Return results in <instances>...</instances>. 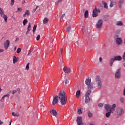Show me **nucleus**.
Segmentation results:
<instances>
[{
    "label": "nucleus",
    "mask_w": 125,
    "mask_h": 125,
    "mask_svg": "<svg viewBox=\"0 0 125 125\" xmlns=\"http://www.w3.org/2000/svg\"><path fill=\"white\" fill-rule=\"evenodd\" d=\"M62 105H66L67 103V95L64 91H61L58 96Z\"/></svg>",
    "instance_id": "obj_1"
},
{
    "label": "nucleus",
    "mask_w": 125,
    "mask_h": 125,
    "mask_svg": "<svg viewBox=\"0 0 125 125\" xmlns=\"http://www.w3.org/2000/svg\"><path fill=\"white\" fill-rule=\"evenodd\" d=\"M116 104H113L112 105L111 104H104V107L106 111L107 112H112V113H114V111H115V108H116Z\"/></svg>",
    "instance_id": "obj_2"
},
{
    "label": "nucleus",
    "mask_w": 125,
    "mask_h": 125,
    "mask_svg": "<svg viewBox=\"0 0 125 125\" xmlns=\"http://www.w3.org/2000/svg\"><path fill=\"white\" fill-rule=\"evenodd\" d=\"M125 113V110L122 107H118L115 111V115L117 118H120L122 117V115Z\"/></svg>",
    "instance_id": "obj_3"
},
{
    "label": "nucleus",
    "mask_w": 125,
    "mask_h": 125,
    "mask_svg": "<svg viewBox=\"0 0 125 125\" xmlns=\"http://www.w3.org/2000/svg\"><path fill=\"white\" fill-rule=\"evenodd\" d=\"M95 81L99 89H102V87H103V85H102V81L100 77L99 76H96Z\"/></svg>",
    "instance_id": "obj_4"
},
{
    "label": "nucleus",
    "mask_w": 125,
    "mask_h": 125,
    "mask_svg": "<svg viewBox=\"0 0 125 125\" xmlns=\"http://www.w3.org/2000/svg\"><path fill=\"white\" fill-rule=\"evenodd\" d=\"M85 84L87 85L89 89H92V88H93V85L91 84V78H87L85 81Z\"/></svg>",
    "instance_id": "obj_5"
},
{
    "label": "nucleus",
    "mask_w": 125,
    "mask_h": 125,
    "mask_svg": "<svg viewBox=\"0 0 125 125\" xmlns=\"http://www.w3.org/2000/svg\"><path fill=\"white\" fill-rule=\"evenodd\" d=\"M91 93V90H88L85 95V103H89L90 102V98H89V95Z\"/></svg>",
    "instance_id": "obj_6"
},
{
    "label": "nucleus",
    "mask_w": 125,
    "mask_h": 125,
    "mask_svg": "<svg viewBox=\"0 0 125 125\" xmlns=\"http://www.w3.org/2000/svg\"><path fill=\"white\" fill-rule=\"evenodd\" d=\"M125 0H119L117 2V5L119 8V9H122L123 8V6L125 4Z\"/></svg>",
    "instance_id": "obj_7"
},
{
    "label": "nucleus",
    "mask_w": 125,
    "mask_h": 125,
    "mask_svg": "<svg viewBox=\"0 0 125 125\" xmlns=\"http://www.w3.org/2000/svg\"><path fill=\"white\" fill-rule=\"evenodd\" d=\"M115 78V79H120L121 78V68H119L116 70Z\"/></svg>",
    "instance_id": "obj_8"
},
{
    "label": "nucleus",
    "mask_w": 125,
    "mask_h": 125,
    "mask_svg": "<svg viewBox=\"0 0 125 125\" xmlns=\"http://www.w3.org/2000/svg\"><path fill=\"white\" fill-rule=\"evenodd\" d=\"M78 125H86L85 123H83L82 121V117H78L77 119Z\"/></svg>",
    "instance_id": "obj_9"
},
{
    "label": "nucleus",
    "mask_w": 125,
    "mask_h": 125,
    "mask_svg": "<svg viewBox=\"0 0 125 125\" xmlns=\"http://www.w3.org/2000/svg\"><path fill=\"white\" fill-rule=\"evenodd\" d=\"M10 44V42H9V40L5 41V42L4 43V47L5 50H7V49H8V47H9Z\"/></svg>",
    "instance_id": "obj_10"
},
{
    "label": "nucleus",
    "mask_w": 125,
    "mask_h": 125,
    "mask_svg": "<svg viewBox=\"0 0 125 125\" xmlns=\"http://www.w3.org/2000/svg\"><path fill=\"white\" fill-rule=\"evenodd\" d=\"M102 26H103V20H99L96 24V26L97 28H102Z\"/></svg>",
    "instance_id": "obj_11"
},
{
    "label": "nucleus",
    "mask_w": 125,
    "mask_h": 125,
    "mask_svg": "<svg viewBox=\"0 0 125 125\" xmlns=\"http://www.w3.org/2000/svg\"><path fill=\"white\" fill-rule=\"evenodd\" d=\"M118 2H117V0H110V4L109 5L110 7H114L115 5H117Z\"/></svg>",
    "instance_id": "obj_12"
},
{
    "label": "nucleus",
    "mask_w": 125,
    "mask_h": 125,
    "mask_svg": "<svg viewBox=\"0 0 125 125\" xmlns=\"http://www.w3.org/2000/svg\"><path fill=\"white\" fill-rule=\"evenodd\" d=\"M63 71L66 73V74H70L71 73V69L70 68L67 67V66H64Z\"/></svg>",
    "instance_id": "obj_13"
},
{
    "label": "nucleus",
    "mask_w": 125,
    "mask_h": 125,
    "mask_svg": "<svg viewBox=\"0 0 125 125\" xmlns=\"http://www.w3.org/2000/svg\"><path fill=\"white\" fill-rule=\"evenodd\" d=\"M116 42L118 45H121L123 43V40H122V38H117Z\"/></svg>",
    "instance_id": "obj_14"
},
{
    "label": "nucleus",
    "mask_w": 125,
    "mask_h": 125,
    "mask_svg": "<svg viewBox=\"0 0 125 125\" xmlns=\"http://www.w3.org/2000/svg\"><path fill=\"white\" fill-rule=\"evenodd\" d=\"M113 59H114L115 61H121L123 58L121 56H116L113 58Z\"/></svg>",
    "instance_id": "obj_15"
},
{
    "label": "nucleus",
    "mask_w": 125,
    "mask_h": 125,
    "mask_svg": "<svg viewBox=\"0 0 125 125\" xmlns=\"http://www.w3.org/2000/svg\"><path fill=\"white\" fill-rule=\"evenodd\" d=\"M58 102V96H56L54 98L52 105H55Z\"/></svg>",
    "instance_id": "obj_16"
},
{
    "label": "nucleus",
    "mask_w": 125,
    "mask_h": 125,
    "mask_svg": "<svg viewBox=\"0 0 125 125\" xmlns=\"http://www.w3.org/2000/svg\"><path fill=\"white\" fill-rule=\"evenodd\" d=\"M97 8L95 7L93 11V17H97Z\"/></svg>",
    "instance_id": "obj_17"
},
{
    "label": "nucleus",
    "mask_w": 125,
    "mask_h": 125,
    "mask_svg": "<svg viewBox=\"0 0 125 125\" xmlns=\"http://www.w3.org/2000/svg\"><path fill=\"white\" fill-rule=\"evenodd\" d=\"M50 114L53 116H56L57 115V111L55 109H52L50 111Z\"/></svg>",
    "instance_id": "obj_18"
},
{
    "label": "nucleus",
    "mask_w": 125,
    "mask_h": 125,
    "mask_svg": "<svg viewBox=\"0 0 125 125\" xmlns=\"http://www.w3.org/2000/svg\"><path fill=\"white\" fill-rule=\"evenodd\" d=\"M26 15H27V16H29V15H30V11L29 10H26L25 11V12L23 15V18H25V17H26Z\"/></svg>",
    "instance_id": "obj_19"
},
{
    "label": "nucleus",
    "mask_w": 125,
    "mask_h": 125,
    "mask_svg": "<svg viewBox=\"0 0 125 125\" xmlns=\"http://www.w3.org/2000/svg\"><path fill=\"white\" fill-rule=\"evenodd\" d=\"M102 3L103 4H104V8H105V9H108V5H107V3L105 2V1L103 0L102 1Z\"/></svg>",
    "instance_id": "obj_20"
},
{
    "label": "nucleus",
    "mask_w": 125,
    "mask_h": 125,
    "mask_svg": "<svg viewBox=\"0 0 125 125\" xmlns=\"http://www.w3.org/2000/svg\"><path fill=\"white\" fill-rule=\"evenodd\" d=\"M80 95H81V91H80V90H78L77 91L76 93V96L77 98H79Z\"/></svg>",
    "instance_id": "obj_21"
},
{
    "label": "nucleus",
    "mask_w": 125,
    "mask_h": 125,
    "mask_svg": "<svg viewBox=\"0 0 125 125\" xmlns=\"http://www.w3.org/2000/svg\"><path fill=\"white\" fill-rule=\"evenodd\" d=\"M121 33V30H118L116 31V34L115 35L114 38L116 39V38H118L119 37V34Z\"/></svg>",
    "instance_id": "obj_22"
},
{
    "label": "nucleus",
    "mask_w": 125,
    "mask_h": 125,
    "mask_svg": "<svg viewBox=\"0 0 125 125\" xmlns=\"http://www.w3.org/2000/svg\"><path fill=\"white\" fill-rule=\"evenodd\" d=\"M116 25L117 26H123V25H124V23L122 21H117Z\"/></svg>",
    "instance_id": "obj_23"
},
{
    "label": "nucleus",
    "mask_w": 125,
    "mask_h": 125,
    "mask_svg": "<svg viewBox=\"0 0 125 125\" xmlns=\"http://www.w3.org/2000/svg\"><path fill=\"white\" fill-rule=\"evenodd\" d=\"M115 61V60L113 59V58L112 59H111V60L110 61V66H111V67H112V66H113V64L114 63V62Z\"/></svg>",
    "instance_id": "obj_24"
},
{
    "label": "nucleus",
    "mask_w": 125,
    "mask_h": 125,
    "mask_svg": "<svg viewBox=\"0 0 125 125\" xmlns=\"http://www.w3.org/2000/svg\"><path fill=\"white\" fill-rule=\"evenodd\" d=\"M17 61H18L17 58L16 57V56H13V63H14V64H15V63H16V62H17Z\"/></svg>",
    "instance_id": "obj_25"
},
{
    "label": "nucleus",
    "mask_w": 125,
    "mask_h": 125,
    "mask_svg": "<svg viewBox=\"0 0 125 125\" xmlns=\"http://www.w3.org/2000/svg\"><path fill=\"white\" fill-rule=\"evenodd\" d=\"M12 116H14V117H19V116H20L19 113H15L14 112H12Z\"/></svg>",
    "instance_id": "obj_26"
},
{
    "label": "nucleus",
    "mask_w": 125,
    "mask_h": 125,
    "mask_svg": "<svg viewBox=\"0 0 125 125\" xmlns=\"http://www.w3.org/2000/svg\"><path fill=\"white\" fill-rule=\"evenodd\" d=\"M111 113H112V112H111V111H108V112H107L105 114V117L106 118H109V117H110V116H111Z\"/></svg>",
    "instance_id": "obj_27"
},
{
    "label": "nucleus",
    "mask_w": 125,
    "mask_h": 125,
    "mask_svg": "<svg viewBox=\"0 0 125 125\" xmlns=\"http://www.w3.org/2000/svg\"><path fill=\"white\" fill-rule=\"evenodd\" d=\"M0 14L1 17H2V16H3V15H5L3 12V10L1 8H0Z\"/></svg>",
    "instance_id": "obj_28"
},
{
    "label": "nucleus",
    "mask_w": 125,
    "mask_h": 125,
    "mask_svg": "<svg viewBox=\"0 0 125 125\" xmlns=\"http://www.w3.org/2000/svg\"><path fill=\"white\" fill-rule=\"evenodd\" d=\"M2 17L4 19V21L5 22H7V16H6V15H3V16H2Z\"/></svg>",
    "instance_id": "obj_29"
},
{
    "label": "nucleus",
    "mask_w": 125,
    "mask_h": 125,
    "mask_svg": "<svg viewBox=\"0 0 125 125\" xmlns=\"http://www.w3.org/2000/svg\"><path fill=\"white\" fill-rule=\"evenodd\" d=\"M88 17V11L86 10L84 13V18H87Z\"/></svg>",
    "instance_id": "obj_30"
},
{
    "label": "nucleus",
    "mask_w": 125,
    "mask_h": 125,
    "mask_svg": "<svg viewBox=\"0 0 125 125\" xmlns=\"http://www.w3.org/2000/svg\"><path fill=\"white\" fill-rule=\"evenodd\" d=\"M43 24H46L48 22V19L47 18H45L43 20Z\"/></svg>",
    "instance_id": "obj_31"
},
{
    "label": "nucleus",
    "mask_w": 125,
    "mask_h": 125,
    "mask_svg": "<svg viewBox=\"0 0 125 125\" xmlns=\"http://www.w3.org/2000/svg\"><path fill=\"white\" fill-rule=\"evenodd\" d=\"M108 20H109V16H105L104 17V21H108Z\"/></svg>",
    "instance_id": "obj_32"
},
{
    "label": "nucleus",
    "mask_w": 125,
    "mask_h": 125,
    "mask_svg": "<svg viewBox=\"0 0 125 125\" xmlns=\"http://www.w3.org/2000/svg\"><path fill=\"white\" fill-rule=\"evenodd\" d=\"M120 101L122 103H125V98L124 97H121L120 98Z\"/></svg>",
    "instance_id": "obj_33"
},
{
    "label": "nucleus",
    "mask_w": 125,
    "mask_h": 125,
    "mask_svg": "<svg viewBox=\"0 0 125 125\" xmlns=\"http://www.w3.org/2000/svg\"><path fill=\"white\" fill-rule=\"evenodd\" d=\"M77 112L78 114H79V115H81V114H83V110L82 109V108L79 109Z\"/></svg>",
    "instance_id": "obj_34"
},
{
    "label": "nucleus",
    "mask_w": 125,
    "mask_h": 125,
    "mask_svg": "<svg viewBox=\"0 0 125 125\" xmlns=\"http://www.w3.org/2000/svg\"><path fill=\"white\" fill-rule=\"evenodd\" d=\"M26 23H28V20H27V19H25L23 21V25L25 26Z\"/></svg>",
    "instance_id": "obj_35"
},
{
    "label": "nucleus",
    "mask_w": 125,
    "mask_h": 125,
    "mask_svg": "<svg viewBox=\"0 0 125 125\" xmlns=\"http://www.w3.org/2000/svg\"><path fill=\"white\" fill-rule=\"evenodd\" d=\"M36 29H37V25H34L33 28V34H35V32H36Z\"/></svg>",
    "instance_id": "obj_36"
},
{
    "label": "nucleus",
    "mask_w": 125,
    "mask_h": 125,
    "mask_svg": "<svg viewBox=\"0 0 125 125\" xmlns=\"http://www.w3.org/2000/svg\"><path fill=\"white\" fill-rule=\"evenodd\" d=\"M71 26H68L66 28V31L67 32V33H69L70 31H71Z\"/></svg>",
    "instance_id": "obj_37"
},
{
    "label": "nucleus",
    "mask_w": 125,
    "mask_h": 125,
    "mask_svg": "<svg viewBox=\"0 0 125 125\" xmlns=\"http://www.w3.org/2000/svg\"><path fill=\"white\" fill-rule=\"evenodd\" d=\"M27 31H31V23H29L27 27Z\"/></svg>",
    "instance_id": "obj_38"
},
{
    "label": "nucleus",
    "mask_w": 125,
    "mask_h": 125,
    "mask_svg": "<svg viewBox=\"0 0 125 125\" xmlns=\"http://www.w3.org/2000/svg\"><path fill=\"white\" fill-rule=\"evenodd\" d=\"M38 8H39V6H37L36 8L35 9H34L32 10V13H35V12H36V10H37L38 9Z\"/></svg>",
    "instance_id": "obj_39"
},
{
    "label": "nucleus",
    "mask_w": 125,
    "mask_h": 125,
    "mask_svg": "<svg viewBox=\"0 0 125 125\" xmlns=\"http://www.w3.org/2000/svg\"><path fill=\"white\" fill-rule=\"evenodd\" d=\"M88 116L89 118H91L92 117V113H90L89 111L88 112Z\"/></svg>",
    "instance_id": "obj_40"
},
{
    "label": "nucleus",
    "mask_w": 125,
    "mask_h": 125,
    "mask_svg": "<svg viewBox=\"0 0 125 125\" xmlns=\"http://www.w3.org/2000/svg\"><path fill=\"white\" fill-rule=\"evenodd\" d=\"M21 52V48H18L17 50V53H20Z\"/></svg>",
    "instance_id": "obj_41"
},
{
    "label": "nucleus",
    "mask_w": 125,
    "mask_h": 125,
    "mask_svg": "<svg viewBox=\"0 0 125 125\" xmlns=\"http://www.w3.org/2000/svg\"><path fill=\"white\" fill-rule=\"evenodd\" d=\"M64 17H65V14H63L62 15L61 18V21H62V20H63V18H64Z\"/></svg>",
    "instance_id": "obj_42"
},
{
    "label": "nucleus",
    "mask_w": 125,
    "mask_h": 125,
    "mask_svg": "<svg viewBox=\"0 0 125 125\" xmlns=\"http://www.w3.org/2000/svg\"><path fill=\"white\" fill-rule=\"evenodd\" d=\"M103 105H104L103 103H100V104H99V108H101V107H103Z\"/></svg>",
    "instance_id": "obj_43"
},
{
    "label": "nucleus",
    "mask_w": 125,
    "mask_h": 125,
    "mask_svg": "<svg viewBox=\"0 0 125 125\" xmlns=\"http://www.w3.org/2000/svg\"><path fill=\"white\" fill-rule=\"evenodd\" d=\"M40 38H41V36L40 35H38L36 38L37 41H40Z\"/></svg>",
    "instance_id": "obj_44"
},
{
    "label": "nucleus",
    "mask_w": 125,
    "mask_h": 125,
    "mask_svg": "<svg viewBox=\"0 0 125 125\" xmlns=\"http://www.w3.org/2000/svg\"><path fill=\"white\" fill-rule=\"evenodd\" d=\"M29 65H30V63H28L26 66V70H29Z\"/></svg>",
    "instance_id": "obj_45"
},
{
    "label": "nucleus",
    "mask_w": 125,
    "mask_h": 125,
    "mask_svg": "<svg viewBox=\"0 0 125 125\" xmlns=\"http://www.w3.org/2000/svg\"><path fill=\"white\" fill-rule=\"evenodd\" d=\"M64 83H65V84H67V83H69V81H68V80H65L64 81Z\"/></svg>",
    "instance_id": "obj_46"
},
{
    "label": "nucleus",
    "mask_w": 125,
    "mask_h": 125,
    "mask_svg": "<svg viewBox=\"0 0 125 125\" xmlns=\"http://www.w3.org/2000/svg\"><path fill=\"white\" fill-rule=\"evenodd\" d=\"M13 4H14V0H11V6H12V5H13Z\"/></svg>",
    "instance_id": "obj_47"
},
{
    "label": "nucleus",
    "mask_w": 125,
    "mask_h": 125,
    "mask_svg": "<svg viewBox=\"0 0 125 125\" xmlns=\"http://www.w3.org/2000/svg\"><path fill=\"white\" fill-rule=\"evenodd\" d=\"M16 92H17V91L14 90H13L12 94H15V93H16Z\"/></svg>",
    "instance_id": "obj_48"
},
{
    "label": "nucleus",
    "mask_w": 125,
    "mask_h": 125,
    "mask_svg": "<svg viewBox=\"0 0 125 125\" xmlns=\"http://www.w3.org/2000/svg\"><path fill=\"white\" fill-rule=\"evenodd\" d=\"M123 60H125V53H124V55H123Z\"/></svg>",
    "instance_id": "obj_49"
},
{
    "label": "nucleus",
    "mask_w": 125,
    "mask_h": 125,
    "mask_svg": "<svg viewBox=\"0 0 125 125\" xmlns=\"http://www.w3.org/2000/svg\"><path fill=\"white\" fill-rule=\"evenodd\" d=\"M4 97H8V98H9V94H6L4 95Z\"/></svg>",
    "instance_id": "obj_50"
},
{
    "label": "nucleus",
    "mask_w": 125,
    "mask_h": 125,
    "mask_svg": "<svg viewBox=\"0 0 125 125\" xmlns=\"http://www.w3.org/2000/svg\"><path fill=\"white\" fill-rule=\"evenodd\" d=\"M31 52H32V51L31 50H30L28 52V53L27 54V56H29V55H30V54H31Z\"/></svg>",
    "instance_id": "obj_51"
},
{
    "label": "nucleus",
    "mask_w": 125,
    "mask_h": 125,
    "mask_svg": "<svg viewBox=\"0 0 125 125\" xmlns=\"http://www.w3.org/2000/svg\"><path fill=\"white\" fill-rule=\"evenodd\" d=\"M123 66L124 68H125V60L123 61Z\"/></svg>",
    "instance_id": "obj_52"
},
{
    "label": "nucleus",
    "mask_w": 125,
    "mask_h": 125,
    "mask_svg": "<svg viewBox=\"0 0 125 125\" xmlns=\"http://www.w3.org/2000/svg\"><path fill=\"white\" fill-rule=\"evenodd\" d=\"M22 9L21 8H18L17 11H22Z\"/></svg>",
    "instance_id": "obj_53"
},
{
    "label": "nucleus",
    "mask_w": 125,
    "mask_h": 125,
    "mask_svg": "<svg viewBox=\"0 0 125 125\" xmlns=\"http://www.w3.org/2000/svg\"><path fill=\"white\" fill-rule=\"evenodd\" d=\"M103 60V59H102V58L100 57V58H99L100 62H102Z\"/></svg>",
    "instance_id": "obj_54"
},
{
    "label": "nucleus",
    "mask_w": 125,
    "mask_h": 125,
    "mask_svg": "<svg viewBox=\"0 0 125 125\" xmlns=\"http://www.w3.org/2000/svg\"><path fill=\"white\" fill-rule=\"evenodd\" d=\"M123 95H124V96H125V88L123 90Z\"/></svg>",
    "instance_id": "obj_55"
},
{
    "label": "nucleus",
    "mask_w": 125,
    "mask_h": 125,
    "mask_svg": "<svg viewBox=\"0 0 125 125\" xmlns=\"http://www.w3.org/2000/svg\"><path fill=\"white\" fill-rule=\"evenodd\" d=\"M19 41V38H17L16 39V40H15V42H18Z\"/></svg>",
    "instance_id": "obj_56"
},
{
    "label": "nucleus",
    "mask_w": 125,
    "mask_h": 125,
    "mask_svg": "<svg viewBox=\"0 0 125 125\" xmlns=\"http://www.w3.org/2000/svg\"><path fill=\"white\" fill-rule=\"evenodd\" d=\"M3 122H1V120H0V125H3Z\"/></svg>",
    "instance_id": "obj_57"
},
{
    "label": "nucleus",
    "mask_w": 125,
    "mask_h": 125,
    "mask_svg": "<svg viewBox=\"0 0 125 125\" xmlns=\"http://www.w3.org/2000/svg\"><path fill=\"white\" fill-rule=\"evenodd\" d=\"M4 50L3 49H0V53L3 52Z\"/></svg>",
    "instance_id": "obj_58"
},
{
    "label": "nucleus",
    "mask_w": 125,
    "mask_h": 125,
    "mask_svg": "<svg viewBox=\"0 0 125 125\" xmlns=\"http://www.w3.org/2000/svg\"><path fill=\"white\" fill-rule=\"evenodd\" d=\"M62 0H59L57 2V3H60V2H61V1H62Z\"/></svg>",
    "instance_id": "obj_59"
},
{
    "label": "nucleus",
    "mask_w": 125,
    "mask_h": 125,
    "mask_svg": "<svg viewBox=\"0 0 125 125\" xmlns=\"http://www.w3.org/2000/svg\"><path fill=\"white\" fill-rule=\"evenodd\" d=\"M22 4H24V3H26V0H24L23 2H22Z\"/></svg>",
    "instance_id": "obj_60"
},
{
    "label": "nucleus",
    "mask_w": 125,
    "mask_h": 125,
    "mask_svg": "<svg viewBox=\"0 0 125 125\" xmlns=\"http://www.w3.org/2000/svg\"><path fill=\"white\" fill-rule=\"evenodd\" d=\"M97 12L100 13V10L97 9Z\"/></svg>",
    "instance_id": "obj_61"
},
{
    "label": "nucleus",
    "mask_w": 125,
    "mask_h": 125,
    "mask_svg": "<svg viewBox=\"0 0 125 125\" xmlns=\"http://www.w3.org/2000/svg\"><path fill=\"white\" fill-rule=\"evenodd\" d=\"M29 31H28V30L26 31V35H28V34H29Z\"/></svg>",
    "instance_id": "obj_62"
},
{
    "label": "nucleus",
    "mask_w": 125,
    "mask_h": 125,
    "mask_svg": "<svg viewBox=\"0 0 125 125\" xmlns=\"http://www.w3.org/2000/svg\"><path fill=\"white\" fill-rule=\"evenodd\" d=\"M61 53H62V52L63 51V49H61Z\"/></svg>",
    "instance_id": "obj_63"
},
{
    "label": "nucleus",
    "mask_w": 125,
    "mask_h": 125,
    "mask_svg": "<svg viewBox=\"0 0 125 125\" xmlns=\"http://www.w3.org/2000/svg\"><path fill=\"white\" fill-rule=\"evenodd\" d=\"M0 101H1V102H3V99H1Z\"/></svg>",
    "instance_id": "obj_64"
}]
</instances>
